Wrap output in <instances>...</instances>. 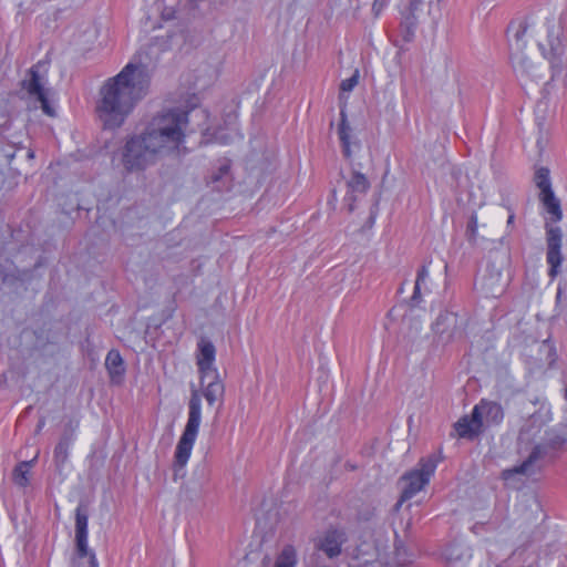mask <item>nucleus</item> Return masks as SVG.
I'll use <instances>...</instances> for the list:
<instances>
[{
	"mask_svg": "<svg viewBox=\"0 0 567 567\" xmlns=\"http://www.w3.org/2000/svg\"><path fill=\"white\" fill-rule=\"evenodd\" d=\"M239 137H241L239 132L236 128H231L230 132L226 135L219 133L217 135L216 140L220 144H228V143L233 142L235 138H239Z\"/></svg>",
	"mask_w": 567,
	"mask_h": 567,
	"instance_id": "obj_27",
	"label": "nucleus"
},
{
	"mask_svg": "<svg viewBox=\"0 0 567 567\" xmlns=\"http://www.w3.org/2000/svg\"><path fill=\"white\" fill-rule=\"evenodd\" d=\"M47 83L45 64L38 63L29 71V78L23 81V87L31 96H34L41 103V109L47 115L54 116V109L48 100Z\"/></svg>",
	"mask_w": 567,
	"mask_h": 567,
	"instance_id": "obj_7",
	"label": "nucleus"
},
{
	"mask_svg": "<svg viewBox=\"0 0 567 567\" xmlns=\"http://www.w3.org/2000/svg\"><path fill=\"white\" fill-rule=\"evenodd\" d=\"M229 166L227 164H224L219 168V174L215 177H213V182H217L219 178H221L223 175H226L228 173Z\"/></svg>",
	"mask_w": 567,
	"mask_h": 567,
	"instance_id": "obj_28",
	"label": "nucleus"
},
{
	"mask_svg": "<svg viewBox=\"0 0 567 567\" xmlns=\"http://www.w3.org/2000/svg\"><path fill=\"white\" fill-rule=\"evenodd\" d=\"M535 183L539 188V195H544L554 192L551 188V182L549 176V169L546 167H539L535 172Z\"/></svg>",
	"mask_w": 567,
	"mask_h": 567,
	"instance_id": "obj_22",
	"label": "nucleus"
},
{
	"mask_svg": "<svg viewBox=\"0 0 567 567\" xmlns=\"http://www.w3.org/2000/svg\"><path fill=\"white\" fill-rule=\"evenodd\" d=\"M547 236V262L550 266L549 276L555 278L563 261L561 256V229L557 226H546Z\"/></svg>",
	"mask_w": 567,
	"mask_h": 567,
	"instance_id": "obj_9",
	"label": "nucleus"
},
{
	"mask_svg": "<svg viewBox=\"0 0 567 567\" xmlns=\"http://www.w3.org/2000/svg\"><path fill=\"white\" fill-rule=\"evenodd\" d=\"M150 82L147 66L135 62H128L118 74L109 79L101 87L96 106L104 126H121L135 105L146 96Z\"/></svg>",
	"mask_w": 567,
	"mask_h": 567,
	"instance_id": "obj_4",
	"label": "nucleus"
},
{
	"mask_svg": "<svg viewBox=\"0 0 567 567\" xmlns=\"http://www.w3.org/2000/svg\"><path fill=\"white\" fill-rule=\"evenodd\" d=\"M430 271L426 266H423L416 277L415 286H414V292H413V299H417L421 296V288L422 285L425 284V281L429 279Z\"/></svg>",
	"mask_w": 567,
	"mask_h": 567,
	"instance_id": "obj_23",
	"label": "nucleus"
},
{
	"mask_svg": "<svg viewBox=\"0 0 567 567\" xmlns=\"http://www.w3.org/2000/svg\"><path fill=\"white\" fill-rule=\"evenodd\" d=\"M539 200L547 214L546 226H551L550 223H558L563 219L560 200L555 196L554 192L539 195Z\"/></svg>",
	"mask_w": 567,
	"mask_h": 567,
	"instance_id": "obj_15",
	"label": "nucleus"
},
{
	"mask_svg": "<svg viewBox=\"0 0 567 567\" xmlns=\"http://www.w3.org/2000/svg\"><path fill=\"white\" fill-rule=\"evenodd\" d=\"M346 542V533L339 528L328 529L321 537L318 547L328 557L332 558L341 553V547Z\"/></svg>",
	"mask_w": 567,
	"mask_h": 567,
	"instance_id": "obj_13",
	"label": "nucleus"
},
{
	"mask_svg": "<svg viewBox=\"0 0 567 567\" xmlns=\"http://www.w3.org/2000/svg\"><path fill=\"white\" fill-rule=\"evenodd\" d=\"M89 533H75L76 549L80 557L90 555L91 567H99V563L94 553L89 551L87 547Z\"/></svg>",
	"mask_w": 567,
	"mask_h": 567,
	"instance_id": "obj_21",
	"label": "nucleus"
},
{
	"mask_svg": "<svg viewBox=\"0 0 567 567\" xmlns=\"http://www.w3.org/2000/svg\"><path fill=\"white\" fill-rule=\"evenodd\" d=\"M388 543L384 539L370 537L362 540L355 548L352 567H394L389 560Z\"/></svg>",
	"mask_w": 567,
	"mask_h": 567,
	"instance_id": "obj_5",
	"label": "nucleus"
},
{
	"mask_svg": "<svg viewBox=\"0 0 567 567\" xmlns=\"http://www.w3.org/2000/svg\"><path fill=\"white\" fill-rule=\"evenodd\" d=\"M455 431L460 437L472 439L478 435L484 429L483 424L475 417L474 411L470 416L461 417L454 425Z\"/></svg>",
	"mask_w": 567,
	"mask_h": 567,
	"instance_id": "obj_16",
	"label": "nucleus"
},
{
	"mask_svg": "<svg viewBox=\"0 0 567 567\" xmlns=\"http://www.w3.org/2000/svg\"><path fill=\"white\" fill-rule=\"evenodd\" d=\"M188 113L166 110L156 114L143 134L132 136L121 152V163L127 172H138L159 157L179 151L185 142Z\"/></svg>",
	"mask_w": 567,
	"mask_h": 567,
	"instance_id": "obj_2",
	"label": "nucleus"
},
{
	"mask_svg": "<svg viewBox=\"0 0 567 567\" xmlns=\"http://www.w3.org/2000/svg\"><path fill=\"white\" fill-rule=\"evenodd\" d=\"M215 346L209 340L202 338L196 350L200 386L192 389L187 422L174 453L175 473L183 470L190 458L202 423V398H205L209 405H214L224 395V384L215 367Z\"/></svg>",
	"mask_w": 567,
	"mask_h": 567,
	"instance_id": "obj_3",
	"label": "nucleus"
},
{
	"mask_svg": "<svg viewBox=\"0 0 567 567\" xmlns=\"http://www.w3.org/2000/svg\"><path fill=\"white\" fill-rule=\"evenodd\" d=\"M437 466L433 456L422 458L417 466L402 477V501L412 498L430 482Z\"/></svg>",
	"mask_w": 567,
	"mask_h": 567,
	"instance_id": "obj_6",
	"label": "nucleus"
},
{
	"mask_svg": "<svg viewBox=\"0 0 567 567\" xmlns=\"http://www.w3.org/2000/svg\"><path fill=\"white\" fill-rule=\"evenodd\" d=\"M476 286L485 297H497L502 295L504 291L502 271L494 266L487 267Z\"/></svg>",
	"mask_w": 567,
	"mask_h": 567,
	"instance_id": "obj_10",
	"label": "nucleus"
},
{
	"mask_svg": "<svg viewBox=\"0 0 567 567\" xmlns=\"http://www.w3.org/2000/svg\"><path fill=\"white\" fill-rule=\"evenodd\" d=\"M105 368L111 382L121 384L125 374L124 360L117 350H111L105 358Z\"/></svg>",
	"mask_w": 567,
	"mask_h": 567,
	"instance_id": "obj_14",
	"label": "nucleus"
},
{
	"mask_svg": "<svg viewBox=\"0 0 567 567\" xmlns=\"http://www.w3.org/2000/svg\"><path fill=\"white\" fill-rule=\"evenodd\" d=\"M507 33L509 60L516 75L522 80L538 81L543 78L540 68L536 66L525 53L528 34L536 38L538 49L548 61L553 76L559 74L567 65V44L563 37L559 14L549 13L537 25L523 21L513 22Z\"/></svg>",
	"mask_w": 567,
	"mask_h": 567,
	"instance_id": "obj_1",
	"label": "nucleus"
},
{
	"mask_svg": "<svg viewBox=\"0 0 567 567\" xmlns=\"http://www.w3.org/2000/svg\"><path fill=\"white\" fill-rule=\"evenodd\" d=\"M358 81H359V74H358V71H355L352 76H350L349 79H346L341 82L340 90L342 92H351L358 84Z\"/></svg>",
	"mask_w": 567,
	"mask_h": 567,
	"instance_id": "obj_26",
	"label": "nucleus"
},
{
	"mask_svg": "<svg viewBox=\"0 0 567 567\" xmlns=\"http://www.w3.org/2000/svg\"><path fill=\"white\" fill-rule=\"evenodd\" d=\"M346 186L347 192L344 196V202L348 206V210L352 212L354 209V202L357 199V195L365 194L370 187V183L364 174L359 172H352V174L346 182Z\"/></svg>",
	"mask_w": 567,
	"mask_h": 567,
	"instance_id": "obj_12",
	"label": "nucleus"
},
{
	"mask_svg": "<svg viewBox=\"0 0 567 567\" xmlns=\"http://www.w3.org/2000/svg\"><path fill=\"white\" fill-rule=\"evenodd\" d=\"M540 456L542 449L539 446L534 447L528 458L525 462H523L519 466L513 468L512 472L525 475L534 473L535 463L540 458Z\"/></svg>",
	"mask_w": 567,
	"mask_h": 567,
	"instance_id": "obj_20",
	"label": "nucleus"
},
{
	"mask_svg": "<svg viewBox=\"0 0 567 567\" xmlns=\"http://www.w3.org/2000/svg\"><path fill=\"white\" fill-rule=\"evenodd\" d=\"M87 515L78 508L75 516V533H87Z\"/></svg>",
	"mask_w": 567,
	"mask_h": 567,
	"instance_id": "obj_24",
	"label": "nucleus"
},
{
	"mask_svg": "<svg viewBox=\"0 0 567 567\" xmlns=\"http://www.w3.org/2000/svg\"><path fill=\"white\" fill-rule=\"evenodd\" d=\"M476 227H477V216H476V215H474V216H472V217H471L470 228H471L473 231H475Z\"/></svg>",
	"mask_w": 567,
	"mask_h": 567,
	"instance_id": "obj_30",
	"label": "nucleus"
},
{
	"mask_svg": "<svg viewBox=\"0 0 567 567\" xmlns=\"http://www.w3.org/2000/svg\"><path fill=\"white\" fill-rule=\"evenodd\" d=\"M68 457V445L65 442H60L54 449V460L56 463H64Z\"/></svg>",
	"mask_w": 567,
	"mask_h": 567,
	"instance_id": "obj_25",
	"label": "nucleus"
},
{
	"mask_svg": "<svg viewBox=\"0 0 567 567\" xmlns=\"http://www.w3.org/2000/svg\"><path fill=\"white\" fill-rule=\"evenodd\" d=\"M37 462V455L30 461L20 462L12 471V482L18 487H27L30 484L31 470Z\"/></svg>",
	"mask_w": 567,
	"mask_h": 567,
	"instance_id": "obj_17",
	"label": "nucleus"
},
{
	"mask_svg": "<svg viewBox=\"0 0 567 567\" xmlns=\"http://www.w3.org/2000/svg\"><path fill=\"white\" fill-rule=\"evenodd\" d=\"M514 223V214H511L507 219V225H512Z\"/></svg>",
	"mask_w": 567,
	"mask_h": 567,
	"instance_id": "obj_31",
	"label": "nucleus"
},
{
	"mask_svg": "<svg viewBox=\"0 0 567 567\" xmlns=\"http://www.w3.org/2000/svg\"><path fill=\"white\" fill-rule=\"evenodd\" d=\"M340 124H339V138L342 144L343 154L346 157L351 156V127L347 121V115L343 110L340 112Z\"/></svg>",
	"mask_w": 567,
	"mask_h": 567,
	"instance_id": "obj_18",
	"label": "nucleus"
},
{
	"mask_svg": "<svg viewBox=\"0 0 567 567\" xmlns=\"http://www.w3.org/2000/svg\"><path fill=\"white\" fill-rule=\"evenodd\" d=\"M297 563V549L292 545H286L277 555L272 567H296Z\"/></svg>",
	"mask_w": 567,
	"mask_h": 567,
	"instance_id": "obj_19",
	"label": "nucleus"
},
{
	"mask_svg": "<svg viewBox=\"0 0 567 567\" xmlns=\"http://www.w3.org/2000/svg\"><path fill=\"white\" fill-rule=\"evenodd\" d=\"M464 328V320L453 310L441 311L432 323L435 334L443 340L450 341L460 336Z\"/></svg>",
	"mask_w": 567,
	"mask_h": 567,
	"instance_id": "obj_8",
	"label": "nucleus"
},
{
	"mask_svg": "<svg viewBox=\"0 0 567 567\" xmlns=\"http://www.w3.org/2000/svg\"><path fill=\"white\" fill-rule=\"evenodd\" d=\"M421 2L422 0H410V9L413 13L417 11Z\"/></svg>",
	"mask_w": 567,
	"mask_h": 567,
	"instance_id": "obj_29",
	"label": "nucleus"
},
{
	"mask_svg": "<svg viewBox=\"0 0 567 567\" xmlns=\"http://www.w3.org/2000/svg\"><path fill=\"white\" fill-rule=\"evenodd\" d=\"M475 417H478L483 426L499 424L504 419V412L501 404L489 401H481L473 409Z\"/></svg>",
	"mask_w": 567,
	"mask_h": 567,
	"instance_id": "obj_11",
	"label": "nucleus"
}]
</instances>
